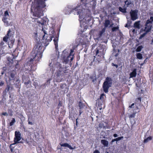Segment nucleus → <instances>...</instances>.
<instances>
[{
	"label": "nucleus",
	"mask_w": 153,
	"mask_h": 153,
	"mask_svg": "<svg viewBox=\"0 0 153 153\" xmlns=\"http://www.w3.org/2000/svg\"><path fill=\"white\" fill-rule=\"evenodd\" d=\"M133 4V2L131 0H126L125 1V7L127 8L131 7V5Z\"/></svg>",
	"instance_id": "8"
},
{
	"label": "nucleus",
	"mask_w": 153,
	"mask_h": 153,
	"mask_svg": "<svg viewBox=\"0 0 153 153\" xmlns=\"http://www.w3.org/2000/svg\"><path fill=\"white\" fill-rule=\"evenodd\" d=\"M93 153H100V152L98 150H96Z\"/></svg>",
	"instance_id": "39"
},
{
	"label": "nucleus",
	"mask_w": 153,
	"mask_h": 153,
	"mask_svg": "<svg viewBox=\"0 0 153 153\" xmlns=\"http://www.w3.org/2000/svg\"><path fill=\"white\" fill-rule=\"evenodd\" d=\"M115 66H116V67H117V65H115Z\"/></svg>",
	"instance_id": "55"
},
{
	"label": "nucleus",
	"mask_w": 153,
	"mask_h": 153,
	"mask_svg": "<svg viewBox=\"0 0 153 153\" xmlns=\"http://www.w3.org/2000/svg\"><path fill=\"white\" fill-rule=\"evenodd\" d=\"M144 31L146 32L145 33H143V34L141 35L139 39H142L143 38L145 35H146L147 33H148L149 32H147L146 30V27H145V29H144Z\"/></svg>",
	"instance_id": "19"
},
{
	"label": "nucleus",
	"mask_w": 153,
	"mask_h": 153,
	"mask_svg": "<svg viewBox=\"0 0 153 153\" xmlns=\"http://www.w3.org/2000/svg\"><path fill=\"white\" fill-rule=\"evenodd\" d=\"M1 49H2V48H0V50H1ZM1 53H0V54H1Z\"/></svg>",
	"instance_id": "54"
},
{
	"label": "nucleus",
	"mask_w": 153,
	"mask_h": 153,
	"mask_svg": "<svg viewBox=\"0 0 153 153\" xmlns=\"http://www.w3.org/2000/svg\"><path fill=\"white\" fill-rule=\"evenodd\" d=\"M15 72H14V73H11L10 74V80H14L15 78Z\"/></svg>",
	"instance_id": "17"
},
{
	"label": "nucleus",
	"mask_w": 153,
	"mask_h": 153,
	"mask_svg": "<svg viewBox=\"0 0 153 153\" xmlns=\"http://www.w3.org/2000/svg\"><path fill=\"white\" fill-rule=\"evenodd\" d=\"M96 53L97 54L98 53V50H97Z\"/></svg>",
	"instance_id": "52"
},
{
	"label": "nucleus",
	"mask_w": 153,
	"mask_h": 153,
	"mask_svg": "<svg viewBox=\"0 0 153 153\" xmlns=\"http://www.w3.org/2000/svg\"><path fill=\"white\" fill-rule=\"evenodd\" d=\"M112 83V80L111 78L107 77L103 83V91L105 93L108 92V89L109 87L111 86Z\"/></svg>",
	"instance_id": "4"
},
{
	"label": "nucleus",
	"mask_w": 153,
	"mask_h": 153,
	"mask_svg": "<svg viewBox=\"0 0 153 153\" xmlns=\"http://www.w3.org/2000/svg\"><path fill=\"white\" fill-rule=\"evenodd\" d=\"M43 38H44V36H43Z\"/></svg>",
	"instance_id": "57"
},
{
	"label": "nucleus",
	"mask_w": 153,
	"mask_h": 153,
	"mask_svg": "<svg viewBox=\"0 0 153 153\" xmlns=\"http://www.w3.org/2000/svg\"><path fill=\"white\" fill-rule=\"evenodd\" d=\"M41 48V47H39V48L37 49V50L36 49L35 50V52H36V51H38V50H40V49ZM42 53V52H41L40 51H39L37 53H36V52L35 53V52H34L35 54L34 56L35 57H33V59H35V58L39 54L40 55H41V53Z\"/></svg>",
	"instance_id": "12"
},
{
	"label": "nucleus",
	"mask_w": 153,
	"mask_h": 153,
	"mask_svg": "<svg viewBox=\"0 0 153 153\" xmlns=\"http://www.w3.org/2000/svg\"><path fill=\"white\" fill-rule=\"evenodd\" d=\"M51 38L50 40V41H51V40H52V37L51 36Z\"/></svg>",
	"instance_id": "53"
},
{
	"label": "nucleus",
	"mask_w": 153,
	"mask_h": 153,
	"mask_svg": "<svg viewBox=\"0 0 153 153\" xmlns=\"http://www.w3.org/2000/svg\"><path fill=\"white\" fill-rule=\"evenodd\" d=\"M74 10L76 11V12L78 15H79V17L81 20H80V23L81 24L85 20L84 17L85 16L86 14L85 11L83 10H85L84 9H83L82 6L81 5L77 7Z\"/></svg>",
	"instance_id": "2"
},
{
	"label": "nucleus",
	"mask_w": 153,
	"mask_h": 153,
	"mask_svg": "<svg viewBox=\"0 0 153 153\" xmlns=\"http://www.w3.org/2000/svg\"><path fill=\"white\" fill-rule=\"evenodd\" d=\"M60 70H61L60 71H59L57 72V75L58 76H60L61 75V69Z\"/></svg>",
	"instance_id": "33"
},
{
	"label": "nucleus",
	"mask_w": 153,
	"mask_h": 153,
	"mask_svg": "<svg viewBox=\"0 0 153 153\" xmlns=\"http://www.w3.org/2000/svg\"><path fill=\"white\" fill-rule=\"evenodd\" d=\"M61 146H63L65 147H67L71 149H73V148L67 143H64L62 144H60Z\"/></svg>",
	"instance_id": "14"
},
{
	"label": "nucleus",
	"mask_w": 153,
	"mask_h": 153,
	"mask_svg": "<svg viewBox=\"0 0 153 153\" xmlns=\"http://www.w3.org/2000/svg\"><path fill=\"white\" fill-rule=\"evenodd\" d=\"M53 41H55V39H54L53 40Z\"/></svg>",
	"instance_id": "58"
},
{
	"label": "nucleus",
	"mask_w": 153,
	"mask_h": 153,
	"mask_svg": "<svg viewBox=\"0 0 153 153\" xmlns=\"http://www.w3.org/2000/svg\"><path fill=\"white\" fill-rule=\"evenodd\" d=\"M117 56V55H115V56Z\"/></svg>",
	"instance_id": "61"
},
{
	"label": "nucleus",
	"mask_w": 153,
	"mask_h": 153,
	"mask_svg": "<svg viewBox=\"0 0 153 153\" xmlns=\"http://www.w3.org/2000/svg\"><path fill=\"white\" fill-rule=\"evenodd\" d=\"M135 115V113H133V114H131L129 116V117L130 118L134 117Z\"/></svg>",
	"instance_id": "32"
},
{
	"label": "nucleus",
	"mask_w": 153,
	"mask_h": 153,
	"mask_svg": "<svg viewBox=\"0 0 153 153\" xmlns=\"http://www.w3.org/2000/svg\"><path fill=\"white\" fill-rule=\"evenodd\" d=\"M113 136L114 137H117L118 136V135L117 134H114Z\"/></svg>",
	"instance_id": "45"
},
{
	"label": "nucleus",
	"mask_w": 153,
	"mask_h": 153,
	"mask_svg": "<svg viewBox=\"0 0 153 153\" xmlns=\"http://www.w3.org/2000/svg\"><path fill=\"white\" fill-rule=\"evenodd\" d=\"M138 10H131L130 12L131 19L132 21H134L138 18L137 13Z\"/></svg>",
	"instance_id": "6"
},
{
	"label": "nucleus",
	"mask_w": 153,
	"mask_h": 153,
	"mask_svg": "<svg viewBox=\"0 0 153 153\" xmlns=\"http://www.w3.org/2000/svg\"><path fill=\"white\" fill-rule=\"evenodd\" d=\"M107 153H108V152Z\"/></svg>",
	"instance_id": "62"
},
{
	"label": "nucleus",
	"mask_w": 153,
	"mask_h": 153,
	"mask_svg": "<svg viewBox=\"0 0 153 153\" xmlns=\"http://www.w3.org/2000/svg\"><path fill=\"white\" fill-rule=\"evenodd\" d=\"M64 72L65 73V71Z\"/></svg>",
	"instance_id": "60"
},
{
	"label": "nucleus",
	"mask_w": 153,
	"mask_h": 153,
	"mask_svg": "<svg viewBox=\"0 0 153 153\" xmlns=\"http://www.w3.org/2000/svg\"><path fill=\"white\" fill-rule=\"evenodd\" d=\"M45 2L41 0L37 2L36 4H33L32 6V8L34 9L33 15L38 18H39L43 16L41 8L45 7Z\"/></svg>",
	"instance_id": "1"
},
{
	"label": "nucleus",
	"mask_w": 153,
	"mask_h": 153,
	"mask_svg": "<svg viewBox=\"0 0 153 153\" xmlns=\"http://www.w3.org/2000/svg\"><path fill=\"white\" fill-rule=\"evenodd\" d=\"M15 137L14 138V144L18 143L21 139V134L19 131H16L15 133Z\"/></svg>",
	"instance_id": "7"
},
{
	"label": "nucleus",
	"mask_w": 153,
	"mask_h": 153,
	"mask_svg": "<svg viewBox=\"0 0 153 153\" xmlns=\"http://www.w3.org/2000/svg\"><path fill=\"white\" fill-rule=\"evenodd\" d=\"M101 143L104 145L105 146H108V143L107 141L105 140H101Z\"/></svg>",
	"instance_id": "15"
},
{
	"label": "nucleus",
	"mask_w": 153,
	"mask_h": 153,
	"mask_svg": "<svg viewBox=\"0 0 153 153\" xmlns=\"http://www.w3.org/2000/svg\"><path fill=\"white\" fill-rule=\"evenodd\" d=\"M112 26V25H110L109 26V27H111Z\"/></svg>",
	"instance_id": "56"
},
{
	"label": "nucleus",
	"mask_w": 153,
	"mask_h": 153,
	"mask_svg": "<svg viewBox=\"0 0 153 153\" xmlns=\"http://www.w3.org/2000/svg\"><path fill=\"white\" fill-rule=\"evenodd\" d=\"M85 106V105L83 104L82 102H79V106L80 109L83 108Z\"/></svg>",
	"instance_id": "26"
},
{
	"label": "nucleus",
	"mask_w": 153,
	"mask_h": 153,
	"mask_svg": "<svg viewBox=\"0 0 153 153\" xmlns=\"http://www.w3.org/2000/svg\"><path fill=\"white\" fill-rule=\"evenodd\" d=\"M140 21L135 22L134 24V27L135 28L139 29H140Z\"/></svg>",
	"instance_id": "11"
},
{
	"label": "nucleus",
	"mask_w": 153,
	"mask_h": 153,
	"mask_svg": "<svg viewBox=\"0 0 153 153\" xmlns=\"http://www.w3.org/2000/svg\"><path fill=\"white\" fill-rule=\"evenodd\" d=\"M126 8H123L122 7H119V10L121 12H122L123 13H126Z\"/></svg>",
	"instance_id": "21"
},
{
	"label": "nucleus",
	"mask_w": 153,
	"mask_h": 153,
	"mask_svg": "<svg viewBox=\"0 0 153 153\" xmlns=\"http://www.w3.org/2000/svg\"><path fill=\"white\" fill-rule=\"evenodd\" d=\"M8 63L10 66H12L13 63V59H10V58H8Z\"/></svg>",
	"instance_id": "18"
},
{
	"label": "nucleus",
	"mask_w": 153,
	"mask_h": 153,
	"mask_svg": "<svg viewBox=\"0 0 153 153\" xmlns=\"http://www.w3.org/2000/svg\"><path fill=\"white\" fill-rule=\"evenodd\" d=\"M11 32V31L10 29H9L6 35L8 38L9 40H11L13 39V35L10 33Z\"/></svg>",
	"instance_id": "9"
},
{
	"label": "nucleus",
	"mask_w": 153,
	"mask_h": 153,
	"mask_svg": "<svg viewBox=\"0 0 153 153\" xmlns=\"http://www.w3.org/2000/svg\"><path fill=\"white\" fill-rule=\"evenodd\" d=\"M137 74L136 73V69H134L133 70V71L131 72L130 74V78H132L133 77H135L136 76Z\"/></svg>",
	"instance_id": "13"
},
{
	"label": "nucleus",
	"mask_w": 153,
	"mask_h": 153,
	"mask_svg": "<svg viewBox=\"0 0 153 153\" xmlns=\"http://www.w3.org/2000/svg\"><path fill=\"white\" fill-rule=\"evenodd\" d=\"M10 16L7 11H5L3 17L2 19V21L4 23V25L6 26H12L13 23L12 22H10Z\"/></svg>",
	"instance_id": "3"
},
{
	"label": "nucleus",
	"mask_w": 153,
	"mask_h": 153,
	"mask_svg": "<svg viewBox=\"0 0 153 153\" xmlns=\"http://www.w3.org/2000/svg\"><path fill=\"white\" fill-rule=\"evenodd\" d=\"M132 32L134 33H137V31L135 30V29H134L132 30Z\"/></svg>",
	"instance_id": "40"
},
{
	"label": "nucleus",
	"mask_w": 153,
	"mask_h": 153,
	"mask_svg": "<svg viewBox=\"0 0 153 153\" xmlns=\"http://www.w3.org/2000/svg\"><path fill=\"white\" fill-rule=\"evenodd\" d=\"M65 51H63V53L62 54V56H63V59L64 60V62L66 64L67 63L68 61H69V58L70 57V56L69 55L68 56H67V57L65 56H64V53Z\"/></svg>",
	"instance_id": "10"
},
{
	"label": "nucleus",
	"mask_w": 153,
	"mask_h": 153,
	"mask_svg": "<svg viewBox=\"0 0 153 153\" xmlns=\"http://www.w3.org/2000/svg\"><path fill=\"white\" fill-rule=\"evenodd\" d=\"M134 103H132L131 105L129 106V108H133V106L134 105Z\"/></svg>",
	"instance_id": "35"
},
{
	"label": "nucleus",
	"mask_w": 153,
	"mask_h": 153,
	"mask_svg": "<svg viewBox=\"0 0 153 153\" xmlns=\"http://www.w3.org/2000/svg\"><path fill=\"white\" fill-rule=\"evenodd\" d=\"M4 44V43L3 42H1L0 43V45L3 46Z\"/></svg>",
	"instance_id": "41"
},
{
	"label": "nucleus",
	"mask_w": 153,
	"mask_h": 153,
	"mask_svg": "<svg viewBox=\"0 0 153 153\" xmlns=\"http://www.w3.org/2000/svg\"><path fill=\"white\" fill-rule=\"evenodd\" d=\"M37 150H38V153H42L41 149H39V150L38 149Z\"/></svg>",
	"instance_id": "42"
},
{
	"label": "nucleus",
	"mask_w": 153,
	"mask_h": 153,
	"mask_svg": "<svg viewBox=\"0 0 153 153\" xmlns=\"http://www.w3.org/2000/svg\"><path fill=\"white\" fill-rule=\"evenodd\" d=\"M149 14L150 16H153V12H150L149 13Z\"/></svg>",
	"instance_id": "38"
},
{
	"label": "nucleus",
	"mask_w": 153,
	"mask_h": 153,
	"mask_svg": "<svg viewBox=\"0 0 153 153\" xmlns=\"http://www.w3.org/2000/svg\"><path fill=\"white\" fill-rule=\"evenodd\" d=\"M16 121L15 118H13L12 119L11 121L10 122V126H11L13 125L14 123H15Z\"/></svg>",
	"instance_id": "24"
},
{
	"label": "nucleus",
	"mask_w": 153,
	"mask_h": 153,
	"mask_svg": "<svg viewBox=\"0 0 153 153\" xmlns=\"http://www.w3.org/2000/svg\"><path fill=\"white\" fill-rule=\"evenodd\" d=\"M138 99L140 101H141V99L140 98H138Z\"/></svg>",
	"instance_id": "51"
},
{
	"label": "nucleus",
	"mask_w": 153,
	"mask_h": 153,
	"mask_svg": "<svg viewBox=\"0 0 153 153\" xmlns=\"http://www.w3.org/2000/svg\"><path fill=\"white\" fill-rule=\"evenodd\" d=\"M152 137H148L147 138L145 139L144 140L143 142L144 143H147L149 141L151 140L152 139Z\"/></svg>",
	"instance_id": "23"
},
{
	"label": "nucleus",
	"mask_w": 153,
	"mask_h": 153,
	"mask_svg": "<svg viewBox=\"0 0 153 153\" xmlns=\"http://www.w3.org/2000/svg\"><path fill=\"white\" fill-rule=\"evenodd\" d=\"M14 41L13 40V39L11 40V41H10L11 44L9 45V47L10 48H11L12 47V46L13 45V43H14Z\"/></svg>",
	"instance_id": "27"
},
{
	"label": "nucleus",
	"mask_w": 153,
	"mask_h": 153,
	"mask_svg": "<svg viewBox=\"0 0 153 153\" xmlns=\"http://www.w3.org/2000/svg\"><path fill=\"white\" fill-rule=\"evenodd\" d=\"M33 59H32V58H31V59H30V62H32L33 61Z\"/></svg>",
	"instance_id": "48"
},
{
	"label": "nucleus",
	"mask_w": 153,
	"mask_h": 153,
	"mask_svg": "<svg viewBox=\"0 0 153 153\" xmlns=\"http://www.w3.org/2000/svg\"><path fill=\"white\" fill-rule=\"evenodd\" d=\"M118 29V28L117 27H114L112 29V31H114Z\"/></svg>",
	"instance_id": "34"
},
{
	"label": "nucleus",
	"mask_w": 153,
	"mask_h": 153,
	"mask_svg": "<svg viewBox=\"0 0 153 153\" xmlns=\"http://www.w3.org/2000/svg\"><path fill=\"white\" fill-rule=\"evenodd\" d=\"M28 124H30V125H33V123L32 122H30V121H29V120H28Z\"/></svg>",
	"instance_id": "37"
},
{
	"label": "nucleus",
	"mask_w": 153,
	"mask_h": 153,
	"mask_svg": "<svg viewBox=\"0 0 153 153\" xmlns=\"http://www.w3.org/2000/svg\"><path fill=\"white\" fill-rule=\"evenodd\" d=\"M4 84L3 82H0V85L2 86V85Z\"/></svg>",
	"instance_id": "44"
},
{
	"label": "nucleus",
	"mask_w": 153,
	"mask_h": 153,
	"mask_svg": "<svg viewBox=\"0 0 153 153\" xmlns=\"http://www.w3.org/2000/svg\"><path fill=\"white\" fill-rule=\"evenodd\" d=\"M153 22V16H151L150 17V19L147 20L145 25L146 30L147 32H149L151 30L152 26V24Z\"/></svg>",
	"instance_id": "5"
},
{
	"label": "nucleus",
	"mask_w": 153,
	"mask_h": 153,
	"mask_svg": "<svg viewBox=\"0 0 153 153\" xmlns=\"http://www.w3.org/2000/svg\"><path fill=\"white\" fill-rule=\"evenodd\" d=\"M82 112V111L81 110H80L79 111V114H81V113Z\"/></svg>",
	"instance_id": "47"
},
{
	"label": "nucleus",
	"mask_w": 153,
	"mask_h": 153,
	"mask_svg": "<svg viewBox=\"0 0 153 153\" xmlns=\"http://www.w3.org/2000/svg\"><path fill=\"white\" fill-rule=\"evenodd\" d=\"M29 83H30V82L29 81H28L26 82H25V85H27V84H29Z\"/></svg>",
	"instance_id": "46"
},
{
	"label": "nucleus",
	"mask_w": 153,
	"mask_h": 153,
	"mask_svg": "<svg viewBox=\"0 0 153 153\" xmlns=\"http://www.w3.org/2000/svg\"><path fill=\"white\" fill-rule=\"evenodd\" d=\"M125 27H128V24H126V25L125 26Z\"/></svg>",
	"instance_id": "50"
},
{
	"label": "nucleus",
	"mask_w": 153,
	"mask_h": 153,
	"mask_svg": "<svg viewBox=\"0 0 153 153\" xmlns=\"http://www.w3.org/2000/svg\"><path fill=\"white\" fill-rule=\"evenodd\" d=\"M110 22L108 20H106L105 21V22L104 24L105 28L107 27L110 25Z\"/></svg>",
	"instance_id": "16"
},
{
	"label": "nucleus",
	"mask_w": 153,
	"mask_h": 153,
	"mask_svg": "<svg viewBox=\"0 0 153 153\" xmlns=\"http://www.w3.org/2000/svg\"><path fill=\"white\" fill-rule=\"evenodd\" d=\"M123 138V137H118L117 138H116V139L112 140L111 141V142L113 143L115 141H118V140H121V139Z\"/></svg>",
	"instance_id": "22"
},
{
	"label": "nucleus",
	"mask_w": 153,
	"mask_h": 153,
	"mask_svg": "<svg viewBox=\"0 0 153 153\" xmlns=\"http://www.w3.org/2000/svg\"><path fill=\"white\" fill-rule=\"evenodd\" d=\"M77 123V120H76V123Z\"/></svg>",
	"instance_id": "59"
},
{
	"label": "nucleus",
	"mask_w": 153,
	"mask_h": 153,
	"mask_svg": "<svg viewBox=\"0 0 153 153\" xmlns=\"http://www.w3.org/2000/svg\"><path fill=\"white\" fill-rule=\"evenodd\" d=\"M2 115L4 116H7L8 115V114L7 112H4L2 114Z\"/></svg>",
	"instance_id": "36"
},
{
	"label": "nucleus",
	"mask_w": 153,
	"mask_h": 153,
	"mask_svg": "<svg viewBox=\"0 0 153 153\" xmlns=\"http://www.w3.org/2000/svg\"><path fill=\"white\" fill-rule=\"evenodd\" d=\"M99 127H100V128H102L103 126V125H102V124L100 123L99 124Z\"/></svg>",
	"instance_id": "43"
},
{
	"label": "nucleus",
	"mask_w": 153,
	"mask_h": 153,
	"mask_svg": "<svg viewBox=\"0 0 153 153\" xmlns=\"http://www.w3.org/2000/svg\"><path fill=\"white\" fill-rule=\"evenodd\" d=\"M72 56V57H71V61H72L73 59V56Z\"/></svg>",
	"instance_id": "49"
},
{
	"label": "nucleus",
	"mask_w": 153,
	"mask_h": 153,
	"mask_svg": "<svg viewBox=\"0 0 153 153\" xmlns=\"http://www.w3.org/2000/svg\"><path fill=\"white\" fill-rule=\"evenodd\" d=\"M8 39H9V38L6 36L3 38V40L5 42H7L8 41Z\"/></svg>",
	"instance_id": "29"
},
{
	"label": "nucleus",
	"mask_w": 153,
	"mask_h": 153,
	"mask_svg": "<svg viewBox=\"0 0 153 153\" xmlns=\"http://www.w3.org/2000/svg\"><path fill=\"white\" fill-rule=\"evenodd\" d=\"M105 28H104L102 29V30L100 32V36H101V35H102V33L104 32H105Z\"/></svg>",
	"instance_id": "28"
},
{
	"label": "nucleus",
	"mask_w": 153,
	"mask_h": 153,
	"mask_svg": "<svg viewBox=\"0 0 153 153\" xmlns=\"http://www.w3.org/2000/svg\"><path fill=\"white\" fill-rule=\"evenodd\" d=\"M74 52V49H71V52L70 53V55H69L70 56H73L74 54L73 53Z\"/></svg>",
	"instance_id": "31"
},
{
	"label": "nucleus",
	"mask_w": 153,
	"mask_h": 153,
	"mask_svg": "<svg viewBox=\"0 0 153 153\" xmlns=\"http://www.w3.org/2000/svg\"><path fill=\"white\" fill-rule=\"evenodd\" d=\"M136 56L137 59H141L143 58L142 54L140 53H137L136 54Z\"/></svg>",
	"instance_id": "20"
},
{
	"label": "nucleus",
	"mask_w": 153,
	"mask_h": 153,
	"mask_svg": "<svg viewBox=\"0 0 153 153\" xmlns=\"http://www.w3.org/2000/svg\"><path fill=\"white\" fill-rule=\"evenodd\" d=\"M105 96V95L104 94H101V95L100 97V100H103L104 99V97Z\"/></svg>",
	"instance_id": "30"
},
{
	"label": "nucleus",
	"mask_w": 153,
	"mask_h": 153,
	"mask_svg": "<svg viewBox=\"0 0 153 153\" xmlns=\"http://www.w3.org/2000/svg\"><path fill=\"white\" fill-rule=\"evenodd\" d=\"M143 48V47L141 46H138L137 48L136 51L137 52H140Z\"/></svg>",
	"instance_id": "25"
}]
</instances>
